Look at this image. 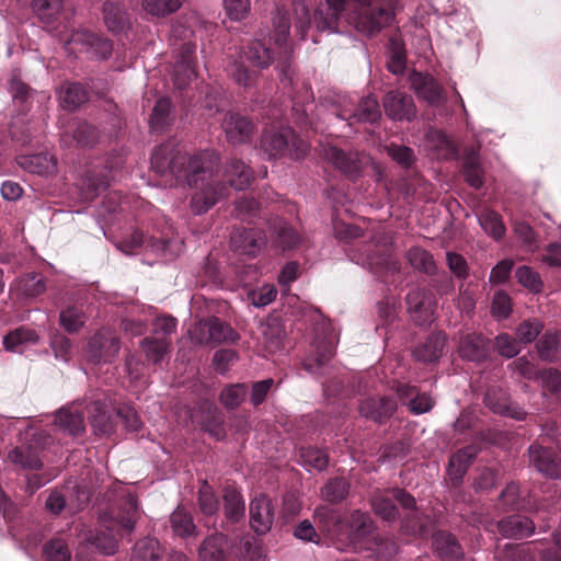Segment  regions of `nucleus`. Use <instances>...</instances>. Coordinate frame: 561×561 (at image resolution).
<instances>
[{
	"label": "nucleus",
	"instance_id": "obj_1",
	"mask_svg": "<svg viewBox=\"0 0 561 561\" xmlns=\"http://www.w3.org/2000/svg\"><path fill=\"white\" fill-rule=\"evenodd\" d=\"M150 163L156 173L170 175L175 184L186 183L197 188L191 199L192 209L197 215L206 213L228 196V187L219 183L213 173L219 163V156L215 151L204 150L188 157L179 148L164 144L154 149Z\"/></svg>",
	"mask_w": 561,
	"mask_h": 561
},
{
	"label": "nucleus",
	"instance_id": "obj_2",
	"mask_svg": "<svg viewBox=\"0 0 561 561\" xmlns=\"http://www.w3.org/2000/svg\"><path fill=\"white\" fill-rule=\"evenodd\" d=\"M345 0H325L317 8L313 16H310V10L306 2L297 1L294 3L293 16L277 9L274 21V44L278 48V56L282 65L288 64L291 46L288 44L289 28L293 23L295 34L304 41L307 31L311 25L319 32L328 31L334 33L337 27L339 19L344 11Z\"/></svg>",
	"mask_w": 561,
	"mask_h": 561
},
{
	"label": "nucleus",
	"instance_id": "obj_3",
	"mask_svg": "<svg viewBox=\"0 0 561 561\" xmlns=\"http://www.w3.org/2000/svg\"><path fill=\"white\" fill-rule=\"evenodd\" d=\"M140 516L136 496L128 493L118 512L116 514L104 513L101 516L102 526L99 529L82 530V539L94 546L101 554L114 556L118 551V540L113 535V528L117 526L127 534H131Z\"/></svg>",
	"mask_w": 561,
	"mask_h": 561
},
{
	"label": "nucleus",
	"instance_id": "obj_4",
	"mask_svg": "<svg viewBox=\"0 0 561 561\" xmlns=\"http://www.w3.org/2000/svg\"><path fill=\"white\" fill-rule=\"evenodd\" d=\"M393 501L398 502L402 508L408 511L403 523L404 530L415 536L426 537L433 527V522L428 516L422 515L415 508L414 497L404 490L393 489L391 496L376 494L371 497V506L376 515L390 522L394 520L398 515V510Z\"/></svg>",
	"mask_w": 561,
	"mask_h": 561
},
{
	"label": "nucleus",
	"instance_id": "obj_5",
	"mask_svg": "<svg viewBox=\"0 0 561 561\" xmlns=\"http://www.w3.org/2000/svg\"><path fill=\"white\" fill-rule=\"evenodd\" d=\"M274 60V55L268 46L260 39H255L242 50L239 58L233 60L229 68V75L234 82L241 87L248 88L256 77V71L252 68H268Z\"/></svg>",
	"mask_w": 561,
	"mask_h": 561
},
{
	"label": "nucleus",
	"instance_id": "obj_6",
	"mask_svg": "<svg viewBox=\"0 0 561 561\" xmlns=\"http://www.w3.org/2000/svg\"><path fill=\"white\" fill-rule=\"evenodd\" d=\"M260 149L268 159L288 157L299 160L306 154L308 145L294 129L285 127L265 130L260 138Z\"/></svg>",
	"mask_w": 561,
	"mask_h": 561
},
{
	"label": "nucleus",
	"instance_id": "obj_7",
	"mask_svg": "<svg viewBox=\"0 0 561 561\" xmlns=\"http://www.w3.org/2000/svg\"><path fill=\"white\" fill-rule=\"evenodd\" d=\"M376 545L373 520L367 513L354 511L340 536L336 549L346 552H363Z\"/></svg>",
	"mask_w": 561,
	"mask_h": 561
},
{
	"label": "nucleus",
	"instance_id": "obj_8",
	"mask_svg": "<svg viewBox=\"0 0 561 561\" xmlns=\"http://www.w3.org/2000/svg\"><path fill=\"white\" fill-rule=\"evenodd\" d=\"M331 103L332 110L329 115L347 121L348 125H352L353 122L374 124L381 117L379 103L371 95L365 96L355 103L348 95L333 94Z\"/></svg>",
	"mask_w": 561,
	"mask_h": 561
},
{
	"label": "nucleus",
	"instance_id": "obj_9",
	"mask_svg": "<svg viewBox=\"0 0 561 561\" xmlns=\"http://www.w3.org/2000/svg\"><path fill=\"white\" fill-rule=\"evenodd\" d=\"M191 341L198 345L236 343L240 335L217 317L199 320L188 330Z\"/></svg>",
	"mask_w": 561,
	"mask_h": 561
},
{
	"label": "nucleus",
	"instance_id": "obj_10",
	"mask_svg": "<svg viewBox=\"0 0 561 561\" xmlns=\"http://www.w3.org/2000/svg\"><path fill=\"white\" fill-rule=\"evenodd\" d=\"M311 354L304 360V368L311 375L322 376L335 352V337L328 325L321 327L311 344Z\"/></svg>",
	"mask_w": 561,
	"mask_h": 561
},
{
	"label": "nucleus",
	"instance_id": "obj_11",
	"mask_svg": "<svg viewBox=\"0 0 561 561\" xmlns=\"http://www.w3.org/2000/svg\"><path fill=\"white\" fill-rule=\"evenodd\" d=\"M324 158L350 179L359 176L362 170L369 164L376 171L378 180L381 179L380 168L364 152H346L337 147L329 146L324 148Z\"/></svg>",
	"mask_w": 561,
	"mask_h": 561
},
{
	"label": "nucleus",
	"instance_id": "obj_12",
	"mask_svg": "<svg viewBox=\"0 0 561 561\" xmlns=\"http://www.w3.org/2000/svg\"><path fill=\"white\" fill-rule=\"evenodd\" d=\"M31 436L32 440L13 448L9 453L8 459L23 469L35 470L42 466L39 450L49 446L53 438L44 431L34 432Z\"/></svg>",
	"mask_w": 561,
	"mask_h": 561
},
{
	"label": "nucleus",
	"instance_id": "obj_13",
	"mask_svg": "<svg viewBox=\"0 0 561 561\" xmlns=\"http://www.w3.org/2000/svg\"><path fill=\"white\" fill-rule=\"evenodd\" d=\"M119 348L118 337L111 330L102 329L90 339L87 357L94 364L111 363L117 356Z\"/></svg>",
	"mask_w": 561,
	"mask_h": 561
},
{
	"label": "nucleus",
	"instance_id": "obj_14",
	"mask_svg": "<svg viewBox=\"0 0 561 561\" xmlns=\"http://www.w3.org/2000/svg\"><path fill=\"white\" fill-rule=\"evenodd\" d=\"M145 248L161 256H174L181 251L182 242L172 239H157L153 237H145L141 232H134L130 240L121 244L119 249L127 254L133 253L137 248Z\"/></svg>",
	"mask_w": 561,
	"mask_h": 561
},
{
	"label": "nucleus",
	"instance_id": "obj_15",
	"mask_svg": "<svg viewBox=\"0 0 561 561\" xmlns=\"http://www.w3.org/2000/svg\"><path fill=\"white\" fill-rule=\"evenodd\" d=\"M405 300L408 310L416 324L425 325L432 322L436 300L431 289L413 288L408 293Z\"/></svg>",
	"mask_w": 561,
	"mask_h": 561
},
{
	"label": "nucleus",
	"instance_id": "obj_16",
	"mask_svg": "<svg viewBox=\"0 0 561 561\" xmlns=\"http://www.w3.org/2000/svg\"><path fill=\"white\" fill-rule=\"evenodd\" d=\"M85 400L76 401L61 408L55 417L56 427L64 434L78 436L84 432L83 409Z\"/></svg>",
	"mask_w": 561,
	"mask_h": 561
},
{
	"label": "nucleus",
	"instance_id": "obj_17",
	"mask_svg": "<svg viewBox=\"0 0 561 561\" xmlns=\"http://www.w3.org/2000/svg\"><path fill=\"white\" fill-rule=\"evenodd\" d=\"M230 242L236 251L255 256L266 244V236L259 228H234L230 236Z\"/></svg>",
	"mask_w": 561,
	"mask_h": 561
},
{
	"label": "nucleus",
	"instance_id": "obj_18",
	"mask_svg": "<svg viewBox=\"0 0 561 561\" xmlns=\"http://www.w3.org/2000/svg\"><path fill=\"white\" fill-rule=\"evenodd\" d=\"M528 456L530 465L538 472L551 479L559 478L561 461L553 449L533 444L528 448Z\"/></svg>",
	"mask_w": 561,
	"mask_h": 561
},
{
	"label": "nucleus",
	"instance_id": "obj_19",
	"mask_svg": "<svg viewBox=\"0 0 561 561\" xmlns=\"http://www.w3.org/2000/svg\"><path fill=\"white\" fill-rule=\"evenodd\" d=\"M386 115L392 121H411L416 108L411 95L401 91H389L383 98Z\"/></svg>",
	"mask_w": 561,
	"mask_h": 561
},
{
	"label": "nucleus",
	"instance_id": "obj_20",
	"mask_svg": "<svg viewBox=\"0 0 561 561\" xmlns=\"http://www.w3.org/2000/svg\"><path fill=\"white\" fill-rule=\"evenodd\" d=\"M275 510L265 495L254 497L250 503V526L257 535H265L273 526Z\"/></svg>",
	"mask_w": 561,
	"mask_h": 561
},
{
	"label": "nucleus",
	"instance_id": "obj_21",
	"mask_svg": "<svg viewBox=\"0 0 561 561\" xmlns=\"http://www.w3.org/2000/svg\"><path fill=\"white\" fill-rule=\"evenodd\" d=\"M196 50L195 44L184 42L179 48L178 59L174 65V84L179 89H184L192 80L196 78V67L193 55Z\"/></svg>",
	"mask_w": 561,
	"mask_h": 561
},
{
	"label": "nucleus",
	"instance_id": "obj_22",
	"mask_svg": "<svg viewBox=\"0 0 561 561\" xmlns=\"http://www.w3.org/2000/svg\"><path fill=\"white\" fill-rule=\"evenodd\" d=\"M313 518L318 529L324 533L336 547L344 529V520L341 514L334 508L321 505L316 508Z\"/></svg>",
	"mask_w": 561,
	"mask_h": 561
},
{
	"label": "nucleus",
	"instance_id": "obj_23",
	"mask_svg": "<svg viewBox=\"0 0 561 561\" xmlns=\"http://www.w3.org/2000/svg\"><path fill=\"white\" fill-rule=\"evenodd\" d=\"M221 125L227 140L232 145L248 142L254 129L250 119L245 116L231 112L225 115Z\"/></svg>",
	"mask_w": 561,
	"mask_h": 561
},
{
	"label": "nucleus",
	"instance_id": "obj_24",
	"mask_svg": "<svg viewBox=\"0 0 561 561\" xmlns=\"http://www.w3.org/2000/svg\"><path fill=\"white\" fill-rule=\"evenodd\" d=\"M392 388L396 390L402 404H407L414 414H423L433 408V400L426 393H420L413 386L394 382Z\"/></svg>",
	"mask_w": 561,
	"mask_h": 561
},
{
	"label": "nucleus",
	"instance_id": "obj_25",
	"mask_svg": "<svg viewBox=\"0 0 561 561\" xmlns=\"http://www.w3.org/2000/svg\"><path fill=\"white\" fill-rule=\"evenodd\" d=\"M84 409L89 412V419L94 434L101 437L110 436L114 432L115 422L108 414L107 407L102 400L87 403Z\"/></svg>",
	"mask_w": 561,
	"mask_h": 561
},
{
	"label": "nucleus",
	"instance_id": "obj_26",
	"mask_svg": "<svg viewBox=\"0 0 561 561\" xmlns=\"http://www.w3.org/2000/svg\"><path fill=\"white\" fill-rule=\"evenodd\" d=\"M479 448L474 445L466 446L451 455L447 473L454 485H459L471 462L477 457Z\"/></svg>",
	"mask_w": 561,
	"mask_h": 561
},
{
	"label": "nucleus",
	"instance_id": "obj_27",
	"mask_svg": "<svg viewBox=\"0 0 561 561\" xmlns=\"http://www.w3.org/2000/svg\"><path fill=\"white\" fill-rule=\"evenodd\" d=\"M410 81L416 95L428 104L435 105L442 100L443 89L432 76L422 72H414L411 76Z\"/></svg>",
	"mask_w": 561,
	"mask_h": 561
},
{
	"label": "nucleus",
	"instance_id": "obj_28",
	"mask_svg": "<svg viewBox=\"0 0 561 561\" xmlns=\"http://www.w3.org/2000/svg\"><path fill=\"white\" fill-rule=\"evenodd\" d=\"M489 340L478 333H467L459 340V355L470 362H481L486 358Z\"/></svg>",
	"mask_w": 561,
	"mask_h": 561
},
{
	"label": "nucleus",
	"instance_id": "obj_29",
	"mask_svg": "<svg viewBox=\"0 0 561 561\" xmlns=\"http://www.w3.org/2000/svg\"><path fill=\"white\" fill-rule=\"evenodd\" d=\"M397 409V402L388 397L368 398L359 405V413L375 422H383L389 419Z\"/></svg>",
	"mask_w": 561,
	"mask_h": 561
},
{
	"label": "nucleus",
	"instance_id": "obj_30",
	"mask_svg": "<svg viewBox=\"0 0 561 561\" xmlns=\"http://www.w3.org/2000/svg\"><path fill=\"white\" fill-rule=\"evenodd\" d=\"M16 163L23 170L42 176L51 175L57 169L55 158L47 152L19 156Z\"/></svg>",
	"mask_w": 561,
	"mask_h": 561
},
{
	"label": "nucleus",
	"instance_id": "obj_31",
	"mask_svg": "<svg viewBox=\"0 0 561 561\" xmlns=\"http://www.w3.org/2000/svg\"><path fill=\"white\" fill-rule=\"evenodd\" d=\"M228 551V538L214 533L206 537L198 547L199 561H225Z\"/></svg>",
	"mask_w": 561,
	"mask_h": 561
},
{
	"label": "nucleus",
	"instance_id": "obj_32",
	"mask_svg": "<svg viewBox=\"0 0 561 561\" xmlns=\"http://www.w3.org/2000/svg\"><path fill=\"white\" fill-rule=\"evenodd\" d=\"M499 531L506 538L522 539L534 534V522L520 515L504 518L497 524Z\"/></svg>",
	"mask_w": 561,
	"mask_h": 561
},
{
	"label": "nucleus",
	"instance_id": "obj_33",
	"mask_svg": "<svg viewBox=\"0 0 561 561\" xmlns=\"http://www.w3.org/2000/svg\"><path fill=\"white\" fill-rule=\"evenodd\" d=\"M224 176L231 187L242 191L251 184L253 180V171L242 160L231 158L226 163Z\"/></svg>",
	"mask_w": 561,
	"mask_h": 561
},
{
	"label": "nucleus",
	"instance_id": "obj_34",
	"mask_svg": "<svg viewBox=\"0 0 561 561\" xmlns=\"http://www.w3.org/2000/svg\"><path fill=\"white\" fill-rule=\"evenodd\" d=\"M274 243L283 251L298 248L302 242L301 234L284 220L277 219L272 226Z\"/></svg>",
	"mask_w": 561,
	"mask_h": 561
},
{
	"label": "nucleus",
	"instance_id": "obj_35",
	"mask_svg": "<svg viewBox=\"0 0 561 561\" xmlns=\"http://www.w3.org/2000/svg\"><path fill=\"white\" fill-rule=\"evenodd\" d=\"M433 547L438 557L445 561H458L463 556L459 542L449 533H435L433 535Z\"/></svg>",
	"mask_w": 561,
	"mask_h": 561
},
{
	"label": "nucleus",
	"instance_id": "obj_36",
	"mask_svg": "<svg viewBox=\"0 0 561 561\" xmlns=\"http://www.w3.org/2000/svg\"><path fill=\"white\" fill-rule=\"evenodd\" d=\"M425 146L437 159H451L456 156L454 144L438 129L431 128L427 130Z\"/></svg>",
	"mask_w": 561,
	"mask_h": 561
},
{
	"label": "nucleus",
	"instance_id": "obj_37",
	"mask_svg": "<svg viewBox=\"0 0 561 561\" xmlns=\"http://www.w3.org/2000/svg\"><path fill=\"white\" fill-rule=\"evenodd\" d=\"M446 337L442 333H435L427 337V340L416 346L413 351V356L416 360L423 363H433L440 358L445 347Z\"/></svg>",
	"mask_w": 561,
	"mask_h": 561
},
{
	"label": "nucleus",
	"instance_id": "obj_38",
	"mask_svg": "<svg viewBox=\"0 0 561 561\" xmlns=\"http://www.w3.org/2000/svg\"><path fill=\"white\" fill-rule=\"evenodd\" d=\"M151 311V307L133 306L129 310V314L122 321L124 332L130 336L144 334L147 329V314H150Z\"/></svg>",
	"mask_w": 561,
	"mask_h": 561
},
{
	"label": "nucleus",
	"instance_id": "obj_39",
	"mask_svg": "<svg viewBox=\"0 0 561 561\" xmlns=\"http://www.w3.org/2000/svg\"><path fill=\"white\" fill-rule=\"evenodd\" d=\"M103 20L114 34L124 32L128 26L127 13L118 3L107 1L103 4Z\"/></svg>",
	"mask_w": 561,
	"mask_h": 561
},
{
	"label": "nucleus",
	"instance_id": "obj_40",
	"mask_svg": "<svg viewBox=\"0 0 561 561\" xmlns=\"http://www.w3.org/2000/svg\"><path fill=\"white\" fill-rule=\"evenodd\" d=\"M161 547L157 539L145 537L131 549L129 561H161Z\"/></svg>",
	"mask_w": 561,
	"mask_h": 561
},
{
	"label": "nucleus",
	"instance_id": "obj_41",
	"mask_svg": "<svg viewBox=\"0 0 561 561\" xmlns=\"http://www.w3.org/2000/svg\"><path fill=\"white\" fill-rule=\"evenodd\" d=\"M38 340L35 331L27 328H19L3 337V346L7 351L23 353L27 344H35Z\"/></svg>",
	"mask_w": 561,
	"mask_h": 561
},
{
	"label": "nucleus",
	"instance_id": "obj_42",
	"mask_svg": "<svg viewBox=\"0 0 561 561\" xmlns=\"http://www.w3.org/2000/svg\"><path fill=\"white\" fill-rule=\"evenodd\" d=\"M539 357L546 362H556L561 355V335L557 332L545 333L537 343Z\"/></svg>",
	"mask_w": 561,
	"mask_h": 561
},
{
	"label": "nucleus",
	"instance_id": "obj_43",
	"mask_svg": "<svg viewBox=\"0 0 561 561\" xmlns=\"http://www.w3.org/2000/svg\"><path fill=\"white\" fill-rule=\"evenodd\" d=\"M60 104L64 108L72 111L85 102L88 94L80 83H66L58 90Z\"/></svg>",
	"mask_w": 561,
	"mask_h": 561
},
{
	"label": "nucleus",
	"instance_id": "obj_44",
	"mask_svg": "<svg viewBox=\"0 0 561 561\" xmlns=\"http://www.w3.org/2000/svg\"><path fill=\"white\" fill-rule=\"evenodd\" d=\"M477 218L480 227L495 240L501 239L505 234V226L496 211L485 208Z\"/></svg>",
	"mask_w": 561,
	"mask_h": 561
},
{
	"label": "nucleus",
	"instance_id": "obj_45",
	"mask_svg": "<svg viewBox=\"0 0 561 561\" xmlns=\"http://www.w3.org/2000/svg\"><path fill=\"white\" fill-rule=\"evenodd\" d=\"M64 0H32L31 5L35 15L46 24L60 15Z\"/></svg>",
	"mask_w": 561,
	"mask_h": 561
},
{
	"label": "nucleus",
	"instance_id": "obj_46",
	"mask_svg": "<svg viewBox=\"0 0 561 561\" xmlns=\"http://www.w3.org/2000/svg\"><path fill=\"white\" fill-rule=\"evenodd\" d=\"M140 346L147 359L153 364L160 363L169 351L170 342L165 337H145Z\"/></svg>",
	"mask_w": 561,
	"mask_h": 561
},
{
	"label": "nucleus",
	"instance_id": "obj_47",
	"mask_svg": "<svg viewBox=\"0 0 561 561\" xmlns=\"http://www.w3.org/2000/svg\"><path fill=\"white\" fill-rule=\"evenodd\" d=\"M493 393H490L485 399L484 403L485 405L493 411L496 414L510 416L512 419H515L517 421L525 420L526 417V411L517 403L512 402L511 400H506L504 397H502L501 403H495L492 401Z\"/></svg>",
	"mask_w": 561,
	"mask_h": 561
},
{
	"label": "nucleus",
	"instance_id": "obj_48",
	"mask_svg": "<svg viewBox=\"0 0 561 561\" xmlns=\"http://www.w3.org/2000/svg\"><path fill=\"white\" fill-rule=\"evenodd\" d=\"M224 510L227 518L232 522H237L244 516V502L238 491L232 489L225 490Z\"/></svg>",
	"mask_w": 561,
	"mask_h": 561
},
{
	"label": "nucleus",
	"instance_id": "obj_49",
	"mask_svg": "<svg viewBox=\"0 0 561 561\" xmlns=\"http://www.w3.org/2000/svg\"><path fill=\"white\" fill-rule=\"evenodd\" d=\"M184 0H142V9L146 13L164 18L175 13L183 4Z\"/></svg>",
	"mask_w": 561,
	"mask_h": 561
},
{
	"label": "nucleus",
	"instance_id": "obj_50",
	"mask_svg": "<svg viewBox=\"0 0 561 561\" xmlns=\"http://www.w3.org/2000/svg\"><path fill=\"white\" fill-rule=\"evenodd\" d=\"M85 319V313L77 306H68L59 314V323L68 333L79 331L83 327Z\"/></svg>",
	"mask_w": 561,
	"mask_h": 561
},
{
	"label": "nucleus",
	"instance_id": "obj_51",
	"mask_svg": "<svg viewBox=\"0 0 561 561\" xmlns=\"http://www.w3.org/2000/svg\"><path fill=\"white\" fill-rule=\"evenodd\" d=\"M348 492L350 483L343 478H334L321 489V496L327 502L339 503L347 496Z\"/></svg>",
	"mask_w": 561,
	"mask_h": 561
},
{
	"label": "nucleus",
	"instance_id": "obj_52",
	"mask_svg": "<svg viewBox=\"0 0 561 561\" xmlns=\"http://www.w3.org/2000/svg\"><path fill=\"white\" fill-rule=\"evenodd\" d=\"M93 33L85 28H79L72 31L69 38L65 42V49L69 55L77 53L87 54L88 49H91V41Z\"/></svg>",
	"mask_w": 561,
	"mask_h": 561
},
{
	"label": "nucleus",
	"instance_id": "obj_53",
	"mask_svg": "<svg viewBox=\"0 0 561 561\" xmlns=\"http://www.w3.org/2000/svg\"><path fill=\"white\" fill-rule=\"evenodd\" d=\"M171 107V101L167 98L157 101L149 118L151 129L162 130L170 124Z\"/></svg>",
	"mask_w": 561,
	"mask_h": 561
},
{
	"label": "nucleus",
	"instance_id": "obj_54",
	"mask_svg": "<svg viewBox=\"0 0 561 561\" xmlns=\"http://www.w3.org/2000/svg\"><path fill=\"white\" fill-rule=\"evenodd\" d=\"M463 175L471 187L478 190L483 186V171L480 165L479 157L476 153L466 156L463 162Z\"/></svg>",
	"mask_w": 561,
	"mask_h": 561
},
{
	"label": "nucleus",
	"instance_id": "obj_55",
	"mask_svg": "<svg viewBox=\"0 0 561 561\" xmlns=\"http://www.w3.org/2000/svg\"><path fill=\"white\" fill-rule=\"evenodd\" d=\"M110 181L106 176H98L95 173L88 171L82 179L81 188L83 190V198L89 201L101 194L108 187Z\"/></svg>",
	"mask_w": 561,
	"mask_h": 561
},
{
	"label": "nucleus",
	"instance_id": "obj_56",
	"mask_svg": "<svg viewBox=\"0 0 561 561\" xmlns=\"http://www.w3.org/2000/svg\"><path fill=\"white\" fill-rule=\"evenodd\" d=\"M170 524L173 533L179 537L191 536L195 530L192 516L182 508H178L171 514Z\"/></svg>",
	"mask_w": 561,
	"mask_h": 561
},
{
	"label": "nucleus",
	"instance_id": "obj_57",
	"mask_svg": "<svg viewBox=\"0 0 561 561\" xmlns=\"http://www.w3.org/2000/svg\"><path fill=\"white\" fill-rule=\"evenodd\" d=\"M515 277L517 282L533 294H538L542 290L543 283L540 275L530 266L523 265L516 268Z\"/></svg>",
	"mask_w": 561,
	"mask_h": 561
},
{
	"label": "nucleus",
	"instance_id": "obj_58",
	"mask_svg": "<svg viewBox=\"0 0 561 561\" xmlns=\"http://www.w3.org/2000/svg\"><path fill=\"white\" fill-rule=\"evenodd\" d=\"M300 457L302 460L304 466L309 470L311 468L322 471L328 467L329 458L324 450L314 448V447H307L301 448L300 450Z\"/></svg>",
	"mask_w": 561,
	"mask_h": 561
},
{
	"label": "nucleus",
	"instance_id": "obj_59",
	"mask_svg": "<svg viewBox=\"0 0 561 561\" xmlns=\"http://www.w3.org/2000/svg\"><path fill=\"white\" fill-rule=\"evenodd\" d=\"M247 393L244 383L230 385L221 391L220 401L227 409L233 410L244 401Z\"/></svg>",
	"mask_w": 561,
	"mask_h": 561
},
{
	"label": "nucleus",
	"instance_id": "obj_60",
	"mask_svg": "<svg viewBox=\"0 0 561 561\" xmlns=\"http://www.w3.org/2000/svg\"><path fill=\"white\" fill-rule=\"evenodd\" d=\"M514 233L525 250L535 252L539 249L538 236L527 222L516 221L514 224Z\"/></svg>",
	"mask_w": 561,
	"mask_h": 561
},
{
	"label": "nucleus",
	"instance_id": "obj_61",
	"mask_svg": "<svg viewBox=\"0 0 561 561\" xmlns=\"http://www.w3.org/2000/svg\"><path fill=\"white\" fill-rule=\"evenodd\" d=\"M43 553L48 561H70L71 552L68 545L60 538L49 540L44 545Z\"/></svg>",
	"mask_w": 561,
	"mask_h": 561
},
{
	"label": "nucleus",
	"instance_id": "obj_62",
	"mask_svg": "<svg viewBox=\"0 0 561 561\" xmlns=\"http://www.w3.org/2000/svg\"><path fill=\"white\" fill-rule=\"evenodd\" d=\"M407 256L411 265L416 270L423 271L427 274L435 270L433 255L421 248L410 249Z\"/></svg>",
	"mask_w": 561,
	"mask_h": 561
},
{
	"label": "nucleus",
	"instance_id": "obj_63",
	"mask_svg": "<svg viewBox=\"0 0 561 561\" xmlns=\"http://www.w3.org/2000/svg\"><path fill=\"white\" fill-rule=\"evenodd\" d=\"M240 561H264L262 545L253 537H244L239 553Z\"/></svg>",
	"mask_w": 561,
	"mask_h": 561
},
{
	"label": "nucleus",
	"instance_id": "obj_64",
	"mask_svg": "<svg viewBox=\"0 0 561 561\" xmlns=\"http://www.w3.org/2000/svg\"><path fill=\"white\" fill-rule=\"evenodd\" d=\"M20 287L27 297H36L46 289L45 279L36 273L26 274L20 279Z\"/></svg>",
	"mask_w": 561,
	"mask_h": 561
}]
</instances>
